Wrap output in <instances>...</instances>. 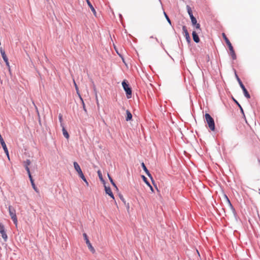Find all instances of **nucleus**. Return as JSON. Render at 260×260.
I'll use <instances>...</instances> for the list:
<instances>
[{
  "label": "nucleus",
  "mask_w": 260,
  "mask_h": 260,
  "mask_svg": "<svg viewBox=\"0 0 260 260\" xmlns=\"http://www.w3.org/2000/svg\"><path fill=\"white\" fill-rule=\"evenodd\" d=\"M236 77L237 80V81H238V83H239L241 88L242 89V90L243 91L244 96L247 99H250V94H249V93L247 91V89H246V88L245 87L244 85L242 83V82L241 81L240 79L239 78V77L238 76V75L236 74Z\"/></svg>",
  "instance_id": "20e7f679"
},
{
  "label": "nucleus",
  "mask_w": 260,
  "mask_h": 260,
  "mask_svg": "<svg viewBox=\"0 0 260 260\" xmlns=\"http://www.w3.org/2000/svg\"><path fill=\"white\" fill-rule=\"evenodd\" d=\"M58 118H59V120L60 122V124L61 123H62V116L61 114H59V115H58Z\"/></svg>",
  "instance_id": "c756f323"
},
{
  "label": "nucleus",
  "mask_w": 260,
  "mask_h": 260,
  "mask_svg": "<svg viewBox=\"0 0 260 260\" xmlns=\"http://www.w3.org/2000/svg\"><path fill=\"white\" fill-rule=\"evenodd\" d=\"M191 21L192 25H194V24H196V23H197V21L196 18L192 19L191 20Z\"/></svg>",
  "instance_id": "cd10ccee"
},
{
  "label": "nucleus",
  "mask_w": 260,
  "mask_h": 260,
  "mask_svg": "<svg viewBox=\"0 0 260 260\" xmlns=\"http://www.w3.org/2000/svg\"><path fill=\"white\" fill-rule=\"evenodd\" d=\"M141 166L143 168V169L144 170V171H145V172L146 173V174H147V175L150 178V179L152 180V181H153V179H152V175H151V174L150 173L149 171L148 170V169H147L146 167L145 166V164L144 162H142L141 164Z\"/></svg>",
  "instance_id": "1a4fd4ad"
},
{
  "label": "nucleus",
  "mask_w": 260,
  "mask_h": 260,
  "mask_svg": "<svg viewBox=\"0 0 260 260\" xmlns=\"http://www.w3.org/2000/svg\"><path fill=\"white\" fill-rule=\"evenodd\" d=\"M83 236L84 239L85 240V242H86V244H87L89 249L93 253H94L95 252V249H94V248L92 246L91 244L90 243V241H89V239L88 238L87 234L86 233H84L83 234Z\"/></svg>",
  "instance_id": "423d86ee"
},
{
  "label": "nucleus",
  "mask_w": 260,
  "mask_h": 260,
  "mask_svg": "<svg viewBox=\"0 0 260 260\" xmlns=\"http://www.w3.org/2000/svg\"><path fill=\"white\" fill-rule=\"evenodd\" d=\"M150 38L153 39L154 38L153 36L150 37Z\"/></svg>",
  "instance_id": "4c0bfd02"
},
{
  "label": "nucleus",
  "mask_w": 260,
  "mask_h": 260,
  "mask_svg": "<svg viewBox=\"0 0 260 260\" xmlns=\"http://www.w3.org/2000/svg\"><path fill=\"white\" fill-rule=\"evenodd\" d=\"M86 2H87V3L88 5V6L90 7V8L91 9L92 12L93 13V14L94 15H95V13H96V11L94 9V8H93V6L92 5V4H91V3L89 2V0H86Z\"/></svg>",
  "instance_id": "dca6fc26"
},
{
  "label": "nucleus",
  "mask_w": 260,
  "mask_h": 260,
  "mask_svg": "<svg viewBox=\"0 0 260 260\" xmlns=\"http://www.w3.org/2000/svg\"><path fill=\"white\" fill-rule=\"evenodd\" d=\"M205 116L209 128L212 131H214L215 123L213 118L208 113H206Z\"/></svg>",
  "instance_id": "f03ea898"
},
{
  "label": "nucleus",
  "mask_w": 260,
  "mask_h": 260,
  "mask_svg": "<svg viewBox=\"0 0 260 260\" xmlns=\"http://www.w3.org/2000/svg\"><path fill=\"white\" fill-rule=\"evenodd\" d=\"M74 84H75V87H76V89L77 90H78V87H77V86L76 84V83L74 82Z\"/></svg>",
  "instance_id": "f704fd0d"
},
{
  "label": "nucleus",
  "mask_w": 260,
  "mask_h": 260,
  "mask_svg": "<svg viewBox=\"0 0 260 260\" xmlns=\"http://www.w3.org/2000/svg\"><path fill=\"white\" fill-rule=\"evenodd\" d=\"M98 176H99V177L100 179V180L103 183H105V180H104L103 178V176H102V173L100 171H98Z\"/></svg>",
  "instance_id": "f3484780"
},
{
  "label": "nucleus",
  "mask_w": 260,
  "mask_h": 260,
  "mask_svg": "<svg viewBox=\"0 0 260 260\" xmlns=\"http://www.w3.org/2000/svg\"><path fill=\"white\" fill-rule=\"evenodd\" d=\"M194 26H195L196 28L198 30V32L199 33L201 31L200 24L197 23L196 24H194Z\"/></svg>",
  "instance_id": "4be33fe9"
},
{
  "label": "nucleus",
  "mask_w": 260,
  "mask_h": 260,
  "mask_svg": "<svg viewBox=\"0 0 260 260\" xmlns=\"http://www.w3.org/2000/svg\"><path fill=\"white\" fill-rule=\"evenodd\" d=\"M0 52H1V55H2V56L3 57V59H4L5 62L8 61V58L7 57V55H6V54L5 53V52L4 50L2 48H0Z\"/></svg>",
  "instance_id": "ddd939ff"
},
{
  "label": "nucleus",
  "mask_w": 260,
  "mask_h": 260,
  "mask_svg": "<svg viewBox=\"0 0 260 260\" xmlns=\"http://www.w3.org/2000/svg\"><path fill=\"white\" fill-rule=\"evenodd\" d=\"M105 189L106 193L110 196L112 199H114V195L111 191V189L110 187H107L105 185Z\"/></svg>",
  "instance_id": "9d476101"
},
{
  "label": "nucleus",
  "mask_w": 260,
  "mask_h": 260,
  "mask_svg": "<svg viewBox=\"0 0 260 260\" xmlns=\"http://www.w3.org/2000/svg\"><path fill=\"white\" fill-rule=\"evenodd\" d=\"M126 116L125 118V120L127 121L131 120L132 118V114H131L130 111L129 110H127L126 111Z\"/></svg>",
  "instance_id": "4468645a"
},
{
  "label": "nucleus",
  "mask_w": 260,
  "mask_h": 260,
  "mask_svg": "<svg viewBox=\"0 0 260 260\" xmlns=\"http://www.w3.org/2000/svg\"><path fill=\"white\" fill-rule=\"evenodd\" d=\"M187 10L189 15L192 14L191 9L189 6H187Z\"/></svg>",
  "instance_id": "b1692460"
},
{
  "label": "nucleus",
  "mask_w": 260,
  "mask_h": 260,
  "mask_svg": "<svg viewBox=\"0 0 260 260\" xmlns=\"http://www.w3.org/2000/svg\"><path fill=\"white\" fill-rule=\"evenodd\" d=\"M148 186L150 187L152 191H153V187H152V186L150 184V185H148Z\"/></svg>",
  "instance_id": "72a5a7b5"
},
{
  "label": "nucleus",
  "mask_w": 260,
  "mask_h": 260,
  "mask_svg": "<svg viewBox=\"0 0 260 260\" xmlns=\"http://www.w3.org/2000/svg\"><path fill=\"white\" fill-rule=\"evenodd\" d=\"M5 62H6V64L7 66L9 68H10V64H9V62L8 60V61H5Z\"/></svg>",
  "instance_id": "2f4dec72"
},
{
  "label": "nucleus",
  "mask_w": 260,
  "mask_h": 260,
  "mask_svg": "<svg viewBox=\"0 0 260 260\" xmlns=\"http://www.w3.org/2000/svg\"><path fill=\"white\" fill-rule=\"evenodd\" d=\"M155 39L156 40V41L158 42V40H157V39L156 38H155Z\"/></svg>",
  "instance_id": "e433bc0d"
},
{
  "label": "nucleus",
  "mask_w": 260,
  "mask_h": 260,
  "mask_svg": "<svg viewBox=\"0 0 260 260\" xmlns=\"http://www.w3.org/2000/svg\"><path fill=\"white\" fill-rule=\"evenodd\" d=\"M9 212L10 216H11V218L12 220H13L14 223L15 224L16 226L17 225L18 221H17V218L16 214V211L15 210L12 208L11 206H9Z\"/></svg>",
  "instance_id": "7ed1b4c3"
},
{
  "label": "nucleus",
  "mask_w": 260,
  "mask_h": 260,
  "mask_svg": "<svg viewBox=\"0 0 260 260\" xmlns=\"http://www.w3.org/2000/svg\"><path fill=\"white\" fill-rule=\"evenodd\" d=\"M164 13L165 16V17H166V18L167 20L168 21V22L170 24H171V20H170V18H169L168 16L167 15V14L166 13V12H164Z\"/></svg>",
  "instance_id": "a878e982"
},
{
  "label": "nucleus",
  "mask_w": 260,
  "mask_h": 260,
  "mask_svg": "<svg viewBox=\"0 0 260 260\" xmlns=\"http://www.w3.org/2000/svg\"><path fill=\"white\" fill-rule=\"evenodd\" d=\"M108 178H109V179L111 184L113 185V186H114L115 188H117V186H116L115 183L114 182V181H113V179H112L111 177L109 174H108Z\"/></svg>",
  "instance_id": "6ab92c4d"
},
{
  "label": "nucleus",
  "mask_w": 260,
  "mask_h": 260,
  "mask_svg": "<svg viewBox=\"0 0 260 260\" xmlns=\"http://www.w3.org/2000/svg\"><path fill=\"white\" fill-rule=\"evenodd\" d=\"M122 87L126 92L127 98L128 99L131 98L132 90L129 85L125 82L123 81L122 83Z\"/></svg>",
  "instance_id": "39448f33"
},
{
  "label": "nucleus",
  "mask_w": 260,
  "mask_h": 260,
  "mask_svg": "<svg viewBox=\"0 0 260 260\" xmlns=\"http://www.w3.org/2000/svg\"><path fill=\"white\" fill-rule=\"evenodd\" d=\"M0 233L2 235V238L4 239L5 241H6L8 238L7 234L5 231V228L4 225L0 222Z\"/></svg>",
  "instance_id": "0eeeda50"
},
{
  "label": "nucleus",
  "mask_w": 260,
  "mask_h": 260,
  "mask_svg": "<svg viewBox=\"0 0 260 260\" xmlns=\"http://www.w3.org/2000/svg\"><path fill=\"white\" fill-rule=\"evenodd\" d=\"M81 179L88 185V182H87L84 176V177L81 178Z\"/></svg>",
  "instance_id": "7c9ffc66"
},
{
  "label": "nucleus",
  "mask_w": 260,
  "mask_h": 260,
  "mask_svg": "<svg viewBox=\"0 0 260 260\" xmlns=\"http://www.w3.org/2000/svg\"><path fill=\"white\" fill-rule=\"evenodd\" d=\"M222 36H223L224 40H225V41L226 42V44H227L229 48V50L230 51V54L232 56V58L233 59H235L236 58V54L234 50L233 47L232 45V44L231 43L230 41L228 39V38L226 37L225 34L223 33Z\"/></svg>",
  "instance_id": "f257e3e1"
},
{
  "label": "nucleus",
  "mask_w": 260,
  "mask_h": 260,
  "mask_svg": "<svg viewBox=\"0 0 260 260\" xmlns=\"http://www.w3.org/2000/svg\"><path fill=\"white\" fill-rule=\"evenodd\" d=\"M81 98V100L82 102V105H83V110H84V111H85V112H87V110H86V108H85V104H84V102H83V101L82 99L81 98Z\"/></svg>",
  "instance_id": "c85d7f7f"
},
{
  "label": "nucleus",
  "mask_w": 260,
  "mask_h": 260,
  "mask_svg": "<svg viewBox=\"0 0 260 260\" xmlns=\"http://www.w3.org/2000/svg\"><path fill=\"white\" fill-rule=\"evenodd\" d=\"M24 168H25L26 171H27V173L28 174V177L31 176V173H30V172L29 166H25Z\"/></svg>",
  "instance_id": "412c9836"
},
{
  "label": "nucleus",
  "mask_w": 260,
  "mask_h": 260,
  "mask_svg": "<svg viewBox=\"0 0 260 260\" xmlns=\"http://www.w3.org/2000/svg\"><path fill=\"white\" fill-rule=\"evenodd\" d=\"M234 100L235 102V103H236L238 106H239V108H240V110H241V112L243 114V113H244V111H243V109H242V107L241 106V105L239 104V103H238L236 100H235V99H234Z\"/></svg>",
  "instance_id": "393cba45"
},
{
  "label": "nucleus",
  "mask_w": 260,
  "mask_h": 260,
  "mask_svg": "<svg viewBox=\"0 0 260 260\" xmlns=\"http://www.w3.org/2000/svg\"><path fill=\"white\" fill-rule=\"evenodd\" d=\"M29 178V180H30V181L31 182V185L33 187V188L34 189V190L36 191V192H38V190L37 189V188L36 187V185L35 184V183H34V180L32 179V176H29L28 177Z\"/></svg>",
  "instance_id": "2eb2a0df"
},
{
  "label": "nucleus",
  "mask_w": 260,
  "mask_h": 260,
  "mask_svg": "<svg viewBox=\"0 0 260 260\" xmlns=\"http://www.w3.org/2000/svg\"><path fill=\"white\" fill-rule=\"evenodd\" d=\"M23 164L24 167L29 166L31 164V161L29 159H26L25 161H23Z\"/></svg>",
  "instance_id": "a211bd4d"
},
{
  "label": "nucleus",
  "mask_w": 260,
  "mask_h": 260,
  "mask_svg": "<svg viewBox=\"0 0 260 260\" xmlns=\"http://www.w3.org/2000/svg\"><path fill=\"white\" fill-rule=\"evenodd\" d=\"M142 177L143 180L144 181V182L147 185H150V183L148 182V181L147 180V178L144 175H143Z\"/></svg>",
  "instance_id": "5701e85b"
},
{
  "label": "nucleus",
  "mask_w": 260,
  "mask_h": 260,
  "mask_svg": "<svg viewBox=\"0 0 260 260\" xmlns=\"http://www.w3.org/2000/svg\"><path fill=\"white\" fill-rule=\"evenodd\" d=\"M61 126L62 127V134H63V136L66 139H69V135L65 127H64L63 123H61Z\"/></svg>",
  "instance_id": "9b49d317"
},
{
  "label": "nucleus",
  "mask_w": 260,
  "mask_h": 260,
  "mask_svg": "<svg viewBox=\"0 0 260 260\" xmlns=\"http://www.w3.org/2000/svg\"><path fill=\"white\" fill-rule=\"evenodd\" d=\"M228 202H229V203L230 204V205H231V203L230 202V200L229 199H228Z\"/></svg>",
  "instance_id": "c9c22d12"
},
{
  "label": "nucleus",
  "mask_w": 260,
  "mask_h": 260,
  "mask_svg": "<svg viewBox=\"0 0 260 260\" xmlns=\"http://www.w3.org/2000/svg\"><path fill=\"white\" fill-rule=\"evenodd\" d=\"M182 30H183V33L184 34V36L189 34V33L187 31V28L185 26H183L182 27Z\"/></svg>",
  "instance_id": "aec40b11"
},
{
  "label": "nucleus",
  "mask_w": 260,
  "mask_h": 260,
  "mask_svg": "<svg viewBox=\"0 0 260 260\" xmlns=\"http://www.w3.org/2000/svg\"><path fill=\"white\" fill-rule=\"evenodd\" d=\"M189 16H190V19L191 20L192 19H193L195 17L193 16V14H191L190 15H189Z\"/></svg>",
  "instance_id": "473e14b6"
},
{
  "label": "nucleus",
  "mask_w": 260,
  "mask_h": 260,
  "mask_svg": "<svg viewBox=\"0 0 260 260\" xmlns=\"http://www.w3.org/2000/svg\"><path fill=\"white\" fill-rule=\"evenodd\" d=\"M185 37V39L188 43H189L190 42V38L189 36V34L186 35L184 36Z\"/></svg>",
  "instance_id": "bb28decb"
},
{
  "label": "nucleus",
  "mask_w": 260,
  "mask_h": 260,
  "mask_svg": "<svg viewBox=\"0 0 260 260\" xmlns=\"http://www.w3.org/2000/svg\"><path fill=\"white\" fill-rule=\"evenodd\" d=\"M192 38H193V41L196 42V43H199V41H200V39H199V37L198 35V32L193 31L192 32Z\"/></svg>",
  "instance_id": "f8f14e48"
},
{
  "label": "nucleus",
  "mask_w": 260,
  "mask_h": 260,
  "mask_svg": "<svg viewBox=\"0 0 260 260\" xmlns=\"http://www.w3.org/2000/svg\"><path fill=\"white\" fill-rule=\"evenodd\" d=\"M74 167L81 178L84 177V174L80 168V166L77 162H74Z\"/></svg>",
  "instance_id": "6e6552de"
}]
</instances>
